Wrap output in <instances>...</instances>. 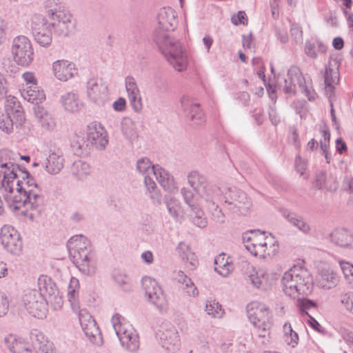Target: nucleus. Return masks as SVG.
<instances>
[{
  "instance_id": "nucleus-1",
  "label": "nucleus",
  "mask_w": 353,
  "mask_h": 353,
  "mask_svg": "<svg viewBox=\"0 0 353 353\" xmlns=\"http://www.w3.org/2000/svg\"><path fill=\"white\" fill-rule=\"evenodd\" d=\"M158 26L154 29L153 40L159 50L174 68L182 72L188 64L187 57L179 41L169 34L178 24L177 14L170 7L160 9L157 15Z\"/></svg>"
},
{
  "instance_id": "nucleus-2",
  "label": "nucleus",
  "mask_w": 353,
  "mask_h": 353,
  "mask_svg": "<svg viewBox=\"0 0 353 353\" xmlns=\"http://www.w3.org/2000/svg\"><path fill=\"white\" fill-rule=\"evenodd\" d=\"M14 190L17 194H3V197L8 203L12 200V204L10 206L15 210L26 205H30L32 210H37L43 204V199L41 194V189L25 168L19 173L14 185Z\"/></svg>"
},
{
  "instance_id": "nucleus-3",
  "label": "nucleus",
  "mask_w": 353,
  "mask_h": 353,
  "mask_svg": "<svg viewBox=\"0 0 353 353\" xmlns=\"http://www.w3.org/2000/svg\"><path fill=\"white\" fill-rule=\"evenodd\" d=\"M67 248L72 263L83 274L92 276L95 274V253L88 239L83 235L72 236L67 243Z\"/></svg>"
},
{
  "instance_id": "nucleus-4",
  "label": "nucleus",
  "mask_w": 353,
  "mask_h": 353,
  "mask_svg": "<svg viewBox=\"0 0 353 353\" xmlns=\"http://www.w3.org/2000/svg\"><path fill=\"white\" fill-rule=\"evenodd\" d=\"M281 283L284 293L296 299L299 295H308L312 292L313 280L307 270L294 266L285 272Z\"/></svg>"
},
{
  "instance_id": "nucleus-5",
  "label": "nucleus",
  "mask_w": 353,
  "mask_h": 353,
  "mask_svg": "<svg viewBox=\"0 0 353 353\" xmlns=\"http://www.w3.org/2000/svg\"><path fill=\"white\" fill-rule=\"evenodd\" d=\"M123 318L114 314L112 318V323L121 345L130 352H135L139 347V335L130 324L122 322Z\"/></svg>"
},
{
  "instance_id": "nucleus-6",
  "label": "nucleus",
  "mask_w": 353,
  "mask_h": 353,
  "mask_svg": "<svg viewBox=\"0 0 353 353\" xmlns=\"http://www.w3.org/2000/svg\"><path fill=\"white\" fill-rule=\"evenodd\" d=\"M5 152H0V190L3 195L14 193L16 181L24 168L10 161L3 162L2 157Z\"/></svg>"
},
{
  "instance_id": "nucleus-7",
  "label": "nucleus",
  "mask_w": 353,
  "mask_h": 353,
  "mask_svg": "<svg viewBox=\"0 0 353 353\" xmlns=\"http://www.w3.org/2000/svg\"><path fill=\"white\" fill-rule=\"evenodd\" d=\"M221 194L227 210L237 214L245 215L248 212L252 203L245 192L233 187L228 188L224 192L221 191Z\"/></svg>"
},
{
  "instance_id": "nucleus-8",
  "label": "nucleus",
  "mask_w": 353,
  "mask_h": 353,
  "mask_svg": "<svg viewBox=\"0 0 353 353\" xmlns=\"http://www.w3.org/2000/svg\"><path fill=\"white\" fill-rule=\"evenodd\" d=\"M187 178L188 184L205 201H212L220 196L221 188L209 183L207 177L197 170L189 172Z\"/></svg>"
},
{
  "instance_id": "nucleus-9",
  "label": "nucleus",
  "mask_w": 353,
  "mask_h": 353,
  "mask_svg": "<svg viewBox=\"0 0 353 353\" xmlns=\"http://www.w3.org/2000/svg\"><path fill=\"white\" fill-rule=\"evenodd\" d=\"M53 23L50 18L35 14L31 19V29L34 40L42 47H48L52 41Z\"/></svg>"
},
{
  "instance_id": "nucleus-10",
  "label": "nucleus",
  "mask_w": 353,
  "mask_h": 353,
  "mask_svg": "<svg viewBox=\"0 0 353 353\" xmlns=\"http://www.w3.org/2000/svg\"><path fill=\"white\" fill-rule=\"evenodd\" d=\"M250 232L254 234V237L248 236L246 239L248 242H250V244L245 245V248L254 256H265L274 255L277 248H279V243L276 241L270 240L268 243L267 241L268 236H265V232H261L260 230H251Z\"/></svg>"
},
{
  "instance_id": "nucleus-11",
  "label": "nucleus",
  "mask_w": 353,
  "mask_h": 353,
  "mask_svg": "<svg viewBox=\"0 0 353 353\" xmlns=\"http://www.w3.org/2000/svg\"><path fill=\"white\" fill-rule=\"evenodd\" d=\"M11 52L14 61L22 67L29 66L34 61V53L32 43L25 36H18L13 39Z\"/></svg>"
},
{
  "instance_id": "nucleus-12",
  "label": "nucleus",
  "mask_w": 353,
  "mask_h": 353,
  "mask_svg": "<svg viewBox=\"0 0 353 353\" xmlns=\"http://www.w3.org/2000/svg\"><path fill=\"white\" fill-rule=\"evenodd\" d=\"M22 305L33 316L43 319L48 312V303L37 290H29L25 292L21 300Z\"/></svg>"
},
{
  "instance_id": "nucleus-13",
  "label": "nucleus",
  "mask_w": 353,
  "mask_h": 353,
  "mask_svg": "<svg viewBox=\"0 0 353 353\" xmlns=\"http://www.w3.org/2000/svg\"><path fill=\"white\" fill-rule=\"evenodd\" d=\"M39 292L44 296L54 310H60L63 303V296L54 281L49 276L41 275L38 279Z\"/></svg>"
},
{
  "instance_id": "nucleus-14",
  "label": "nucleus",
  "mask_w": 353,
  "mask_h": 353,
  "mask_svg": "<svg viewBox=\"0 0 353 353\" xmlns=\"http://www.w3.org/2000/svg\"><path fill=\"white\" fill-rule=\"evenodd\" d=\"M48 13L51 23H53L52 30L54 35L66 37L73 33L75 25L70 14L56 8L48 10Z\"/></svg>"
},
{
  "instance_id": "nucleus-15",
  "label": "nucleus",
  "mask_w": 353,
  "mask_h": 353,
  "mask_svg": "<svg viewBox=\"0 0 353 353\" xmlns=\"http://www.w3.org/2000/svg\"><path fill=\"white\" fill-rule=\"evenodd\" d=\"M248 317L250 323L259 330L265 332L271 327L272 314L265 305L253 303L248 305Z\"/></svg>"
},
{
  "instance_id": "nucleus-16",
  "label": "nucleus",
  "mask_w": 353,
  "mask_h": 353,
  "mask_svg": "<svg viewBox=\"0 0 353 353\" xmlns=\"http://www.w3.org/2000/svg\"><path fill=\"white\" fill-rule=\"evenodd\" d=\"M156 338L161 346L169 351L174 352L180 346L178 332L174 326L169 322H164L159 326L156 332Z\"/></svg>"
},
{
  "instance_id": "nucleus-17",
  "label": "nucleus",
  "mask_w": 353,
  "mask_h": 353,
  "mask_svg": "<svg viewBox=\"0 0 353 353\" xmlns=\"http://www.w3.org/2000/svg\"><path fill=\"white\" fill-rule=\"evenodd\" d=\"M0 241L3 247L14 255H19L23 243L18 231L12 225H5L0 230Z\"/></svg>"
},
{
  "instance_id": "nucleus-18",
  "label": "nucleus",
  "mask_w": 353,
  "mask_h": 353,
  "mask_svg": "<svg viewBox=\"0 0 353 353\" xmlns=\"http://www.w3.org/2000/svg\"><path fill=\"white\" fill-rule=\"evenodd\" d=\"M87 94L90 100L101 106L108 100V89L101 78H91L87 82Z\"/></svg>"
},
{
  "instance_id": "nucleus-19",
  "label": "nucleus",
  "mask_w": 353,
  "mask_h": 353,
  "mask_svg": "<svg viewBox=\"0 0 353 353\" xmlns=\"http://www.w3.org/2000/svg\"><path fill=\"white\" fill-rule=\"evenodd\" d=\"M11 114L17 119V121L21 123L24 120L22 107L19 102L14 101L13 105H8L6 112H0V129L9 134L13 130V121Z\"/></svg>"
},
{
  "instance_id": "nucleus-20",
  "label": "nucleus",
  "mask_w": 353,
  "mask_h": 353,
  "mask_svg": "<svg viewBox=\"0 0 353 353\" xmlns=\"http://www.w3.org/2000/svg\"><path fill=\"white\" fill-rule=\"evenodd\" d=\"M141 283L148 300L157 307H161L165 302V296L157 281L150 276H145Z\"/></svg>"
},
{
  "instance_id": "nucleus-21",
  "label": "nucleus",
  "mask_w": 353,
  "mask_h": 353,
  "mask_svg": "<svg viewBox=\"0 0 353 353\" xmlns=\"http://www.w3.org/2000/svg\"><path fill=\"white\" fill-rule=\"evenodd\" d=\"M87 137L90 145L100 150H104L108 143L105 130L97 122H92L88 125Z\"/></svg>"
},
{
  "instance_id": "nucleus-22",
  "label": "nucleus",
  "mask_w": 353,
  "mask_h": 353,
  "mask_svg": "<svg viewBox=\"0 0 353 353\" xmlns=\"http://www.w3.org/2000/svg\"><path fill=\"white\" fill-rule=\"evenodd\" d=\"M79 319L81 327L89 340L94 344H101L102 337L96 321L88 314H80Z\"/></svg>"
},
{
  "instance_id": "nucleus-23",
  "label": "nucleus",
  "mask_w": 353,
  "mask_h": 353,
  "mask_svg": "<svg viewBox=\"0 0 353 353\" xmlns=\"http://www.w3.org/2000/svg\"><path fill=\"white\" fill-rule=\"evenodd\" d=\"M181 107L186 116L196 125H201L205 122V117L200 105L194 102L188 96H183L181 99Z\"/></svg>"
},
{
  "instance_id": "nucleus-24",
  "label": "nucleus",
  "mask_w": 353,
  "mask_h": 353,
  "mask_svg": "<svg viewBox=\"0 0 353 353\" xmlns=\"http://www.w3.org/2000/svg\"><path fill=\"white\" fill-rule=\"evenodd\" d=\"M30 346L34 348L35 353H60L55 350L54 344L38 330H32L30 332Z\"/></svg>"
},
{
  "instance_id": "nucleus-25",
  "label": "nucleus",
  "mask_w": 353,
  "mask_h": 353,
  "mask_svg": "<svg viewBox=\"0 0 353 353\" xmlns=\"http://www.w3.org/2000/svg\"><path fill=\"white\" fill-rule=\"evenodd\" d=\"M52 68L54 76L62 81H66L77 74L75 65L66 60L56 61Z\"/></svg>"
},
{
  "instance_id": "nucleus-26",
  "label": "nucleus",
  "mask_w": 353,
  "mask_h": 353,
  "mask_svg": "<svg viewBox=\"0 0 353 353\" xmlns=\"http://www.w3.org/2000/svg\"><path fill=\"white\" fill-rule=\"evenodd\" d=\"M328 239L339 247L353 250V233L346 229H335L328 234Z\"/></svg>"
},
{
  "instance_id": "nucleus-27",
  "label": "nucleus",
  "mask_w": 353,
  "mask_h": 353,
  "mask_svg": "<svg viewBox=\"0 0 353 353\" xmlns=\"http://www.w3.org/2000/svg\"><path fill=\"white\" fill-rule=\"evenodd\" d=\"M304 78L301 75L299 69L296 66L291 67L287 73V77L284 79L283 92L288 94H295V82L299 87H302Z\"/></svg>"
},
{
  "instance_id": "nucleus-28",
  "label": "nucleus",
  "mask_w": 353,
  "mask_h": 353,
  "mask_svg": "<svg viewBox=\"0 0 353 353\" xmlns=\"http://www.w3.org/2000/svg\"><path fill=\"white\" fill-rule=\"evenodd\" d=\"M282 216L294 227L296 228L304 234H309L311 231L310 225L305 221L303 216L288 210H283Z\"/></svg>"
},
{
  "instance_id": "nucleus-29",
  "label": "nucleus",
  "mask_w": 353,
  "mask_h": 353,
  "mask_svg": "<svg viewBox=\"0 0 353 353\" xmlns=\"http://www.w3.org/2000/svg\"><path fill=\"white\" fill-rule=\"evenodd\" d=\"M319 285L324 289H331L336 286L339 282V276L331 269H322L318 275Z\"/></svg>"
},
{
  "instance_id": "nucleus-30",
  "label": "nucleus",
  "mask_w": 353,
  "mask_h": 353,
  "mask_svg": "<svg viewBox=\"0 0 353 353\" xmlns=\"http://www.w3.org/2000/svg\"><path fill=\"white\" fill-rule=\"evenodd\" d=\"M154 176L165 191L173 192L176 190L174 177L165 169L162 168H157Z\"/></svg>"
},
{
  "instance_id": "nucleus-31",
  "label": "nucleus",
  "mask_w": 353,
  "mask_h": 353,
  "mask_svg": "<svg viewBox=\"0 0 353 353\" xmlns=\"http://www.w3.org/2000/svg\"><path fill=\"white\" fill-rule=\"evenodd\" d=\"M61 103L64 108L70 112H79L82 107V103L79 99V96L72 92H67L61 97Z\"/></svg>"
},
{
  "instance_id": "nucleus-32",
  "label": "nucleus",
  "mask_w": 353,
  "mask_h": 353,
  "mask_svg": "<svg viewBox=\"0 0 353 353\" xmlns=\"http://www.w3.org/2000/svg\"><path fill=\"white\" fill-rule=\"evenodd\" d=\"M316 48H318V52L320 53L327 52V45L319 39L316 38L306 41L304 50L305 54L312 59H316L318 57Z\"/></svg>"
},
{
  "instance_id": "nucleus-33",
  "label": "nucleus",
  "mask_w": 353,
  "mask_h": 353,
  "mask_svg": "<svg viewBox=\"0 0 353 353\" xmlns=\"http://www.w3.org/2000/svg\"><path fill=\"white\" fill-rule=\"evenodd\" d=\"M22 96L25 100L32 103H41L46 99L43 92L39 90L37 84L28 85L24 88Z\"/></svg>"
},
{
  "instance_id": "nucleus-34",
  "label": "nucleus",
  "mask_w": 353,
  "mask_h": 353,
  "mask_svg": "<svg viewBox=\"0 0 353 353\" xmlns=\"http://www.w3.org/2000/svg\"><path fill=\"white\" fill-rule=\"evenodd\" d=\"M63 161L62 156L55 152L50 153L45 163L46 171L52 174H57L63 168Z\"/></svg>"
},
{
  "instance_id": "nucleus-35",
  "label": "nucleus",
  "mask_w": 353,
  "mask_h": 353,
  "mask_svg": "<svg viewBox=\"0 0 353 353\" xmlns=\"http://www.w3.org/2000/svg\"><path fill=\"white\" fill-rule=\"evenodd\" d=\"M144 185L147 190L148 196L154 204H161V195L160 191L157 189V184L154 179L150 175H145L144 177Z\"/></svg>"
},
{
  "instance_id": "nucleus-36",
  "label": "nucleus",
  "mask_w": 353,
  "mask_h": 353,
  "mask_svg": "<svg viewBox=\"0 0 353 353\" xmlns=\"http://www.w3.org/2000/svg\"><path fill=\"white\" fill-rule=\"evenodd\" d=\"M71 173L78 180H83L91 172L90 164L82 160L73 163L70 168Z\"/></svg>"
},
{
  "instance_id": "nucleus-37",
  "label": "nucleus",
  "mask_w": 353,
  "mask_h": 353,
  "mask_svg": "<svg viewBox=\"0 0 353 353\" xmlns=\"http://www.w3.org/2000/svg\"><path fill=\"white\" fill-rule=\"evenodd\" d=\"M164 203L169 214L175 220L178 221L180 214L182 212L181 202L172 196H165Z\"/></svg>"
},
{
  "instance_id": "nucleus-38",
  "label": "nucleus",
  "mask_w": 353,
  "mask_h": 353,
  "mask_svg": "<svg viewBox=\"0 0 353 353\" xmlns=\"http://www.w3.org/2000/svg\"><path fill=\"white\" fill-rule=\"evenodd\" d=\"M177 280L179 283H181L182 288L185 290V292L190 296H196L199 294L197 288L194 286L192 280L185 274L183 272L179 271L177 273Z\"/></svg>"
},
{
  "instance_id": "nucleus-39",
  "label": "nucleus",
  "mask_w": 353,
  "mask_h": 353,
  "mask_svg": "<svg viewBox=\"0 0 353 353\" xmlns=\"http://www.w3.org/2000/svg\"><path fill=\"white\" fill-rule=\"evenodd\" d=\"M230 265L225 254H221L214 259V270L223 276H227L230 272Z\"/></svg>"
},
{
  "instance_id": "nucleus-40",
  "label": "nucleus",
  "mask_w": 353,
  "mask_h": 353,
  "mask_svg": "<svg viewBox=\"0 0 353 353\" xmlns=\"http://www.w3.org/2000/svg\"><path fill=\"white\" fill-rule=\"evenodd\" d=\"M136 168L137 170L139 173L144 174L145 176L150 174L154 176L157 170V168H156L150 160L147 157H142L138 159Z\"/></svg>"
},
{
  "instance_id": "nucleus-41",
  "label": "nucleus",
  "mask_w": 353,
  "mask_h": 353,
  "mask_svg": "<svg viewBox=\"0 0 353 353\" xmlns=\"http://www.w3.org/2000/svg\"><path fill=\"white\" fill-rule=\"evenodd\" d=\"M121 130L124 137L129 141H133L137 137L134 123L130 118H124L122 120Z\"/></svg>"
},
{
  "instance_id": "nucleus-42",
  "label": "nucleus",
  "mask_w": 353,
  "mask_h": 353,
  "mask_svg": "<svg viewBox=\"0 0 353 353\" xmlns=\"http://www.w3.org/2000/svg\"><path fill=\"white\" fill-rule=\"evenodd\" d=\"M72 147L77 150V152H87L90 145L88 137L86 139L83 135L75 134L71 141Z\"/></svg>"
},
{
  "instance_id": "nucleus-43",
  "label": "nucleus",
  "mask_w": 353,
  "mask_h": 353,
  "mask_svg": "<svg viewBox=\"0 0 353 353\" xmlns=\"http://www.w3.org/2000/svg\"><path fill=\"white\" fill-rule=\"evenodd\" d=\"M221 195L219 197L213 199L212 201H205L208 203V208L211 210H214V212H212V216L216 222L219 223H224V214L222 212L221 210L219 209V205L217 204V201L220 199Z\"/></svg>"
},
{
  "instance_id": "nucleus-44",
  "label": "nucleus",
  "mask_w": 353,
  "mask_h": 353,
  "mask_svg": "<svg viewBox=\"0 0 353 353\" xmlns=\"http://www.w3.org/2000/svg\"><path fill=\"white\" fill-rule=\"evenodd\" d=\"M112 276L115 282L122 288L123 291L128 292L131 290L130 278L125 274L115 271Z\"/></svg>"
},
{
  "instance_id": "nucleus-45",
  "label": "nucleus",
  "mask_w": 353,
  "mask_h": 353,
  "mask_svg": "<svg viewBox=\"0 0 353 353\" xmlns=\"http://www.w3.org/2000/svg\"><path fill=\"white\" fill-rule=\"evenodd\" d=\"M283 330L285 336V341L290 345L291 344L292 347H294L298 344L299 341V336L298 334L293 331L291 324L289 323H285L283 325Z\"/></svg>"
},
{
  "instance_id": "nucleus-46",
  "label": "nucleus",
  "mask_w": 353,
  "mask_h": 353,
  "mask_svg": "<svg viewBox=\"0 0 353 353\" xmlns=\"http://www.w3.org/2000/svg\"><path fill=\"white\" fill-rule=\"evenodd\" d=\"M296 298L298 299L297 307L303 314H305L307 316L310 315L307 310L312 307H316L317 306L316 303L312 300L306 298H299V296Z\"/></svg>"
},
{
  "instance_id": "nucleus-47",
  "label": "nucleus",
  "mask_w": 353,
  "mask_h": 353,
  "mask_svg": "<svg viewBox=\"0 0 353 353\" xmlns=\"http://www.w3.org/2000/svg\"><path fill=\"white\" fill-rule=\"evenodd\" d=\"M341 271L346 281L353 287V265L349 262H339Z\"/></svg>"
},
{
  "instance_id": "nucleus-48",
  "label": "nucleus",
  "mask_w": 353,
  "mask_h": 353,
  "mask_svg": "<svg viewBox=\"0 0 353 353\" xmlns=\"http://www.w3.org/2000/svg\"><path fill=\"white\" fill-rule=\"evenodd\" d=\"M195 214L193 218V223L199 228H203L207 225V220L203 217L204 213L199 207H194L191 210Z\"/></svg>"
},
{
  "instance_id": "nucleus-49",
  "label": "nucleus",
  "mask_w": 353,
  "mask_h": 353,
  "mask_svg": "<svg viewBox=\"0 0 353 353\" xmlns=\"http://www.w3.org/2000/svg\"><path fill=\"white\" fill-rule=\"evenodd\" d=\"M249 279L252 284L257 288H263L265 285L266 278L262 272H256L254 274H251L249 276Z\"/></svg>"
},
{
  "instance_id": "nucleus-50",
  "label": "nucleus",
  "mask_w": 353,
  "mask_h": 353,
  "mask_svg": "<svg viewBox=\"0 0 353 353\" xmlns=\"http://www.w3.org/2000/svg\"><path fill=\"white\" fill-rule=\"evenodd\" d=\"M205 312L212 316H220L221 313V305L214 301H208L205 305Z\"/></svg>"
},
{
  "instance_id": "nucleus-51",
  "label": "nucleus",
  "mask_w": 353,
  "mask_h": 353,
  "mask_svg": "<svg viewBox=\"0 0 353 353\" xmlns=\"http://www.w3.org/2000/svg\"><path fill=\"white\" fill-rule=\"evenodd\" d=\"M13 353H35L34 348H32L30 344L26 343L21 339H19L17 343L15 344Z\"/></svg>"
},
{
  "instance_id": "nucleus-52",
  "label": "nucleus",
  "mask_w": 353,
  "mask_h": 353,
  "mask_svg": "<svg viewBox=\"0 0 353 353\" xmlns=\"http://www.w3.org/2000/svg\"><path fill=\"white\" fill-rule=\"evenodd\" d=\"M181 194L182 195L185 203L193 210L194 207H199L194 202V193L192 190L187 188H182L181 189Z\"/></svg>"
},
{
  "instance_id": "nucleus-53",
  "label": "nucleus",
  "mask_w": 353,
  "mask_h": 353,
  "mask_svg": "<svg viewBox=\"0 0 353 353\" xmlns=\"http://www.w3.org/2000/svg\"><path fill=\"white\" fill-rule=\"evenodd\" d=\"M128 98L132 109L136 112H140L143 107L140 92H136L134 94H129Z\"/></svg>"
},
{
  "instance_id": "nucleus-54",
  "label": "nucleus",
  "mask_w": 353,
  "mask_h": 353,
  "mask_svg": "<svg viewBox=\"0 0 353 353\" xmlns=\"http://www.w3.org/2000/svg\"><path fill=\"white\" fill-rule=\"evenodd\" d=\"M125 83L128 94H134V93L140 92L137 84L136 80L133 77L128 76L127 77H125Z\"/></svg>"
},
{
  "instance_id": "nucleus-55",
  "label": "nucleus",
  "mask_w": 353,
  "mask_h": 353,
  "mask_svg": "<svg viewBox=\"0 0 353 353\" xmlns=\"http://www.w3.org/2000/svg\"><path fill=\"white\" fill-rule=\"evenodd\" d=\"M340 301L347 310L353 314V292L342 294L340 296Z\"/></svg>"
},
{
  "instance_id": "nucleus-56",
  "label": "nucleus",
  "mask_w": 353,
  "mask_h": 353,
  "mask_svg": "<svg viewBox=\"0 0 353 353\" xmlns=\"http://www.w3.org/2000/svg\"><path fill=\"white\" fill-rule=\"evenodd\" d=\"M231 21L235 26L240 24L245 26L248 24V17L244 11H239L236 14L232 16Z\"/></svg>"
},
{
  "instance_id": "nucleus-57",
  "label": "nucleus",
  "mask_w": 353,
  "mask_h": 353,
  "mask_svg": "<svg viewBox=\"0 0 353 353\" xmlns=\"http://www.w3.org/2000/svg\"><path fill=\"white\" fill-rule=\"evenodd\" d=\"M326 172L321 170L316 172L314 185L316 188L320 190L325 188Z\"/></svg>"
},
{
  "instance_id": "nucleus-58",
  "label": "nucleus",
  "mask_w": 353,
  "mask_h": 353,
  "mask_svg": "<svg viewBox=\"0 0 353 353\" xmlns=\"http://www.w3.org/2000/svg\"><path fill=\"white\" fill-rule=\"evenodd\" d=\"M290 32L296 43L301 42L303 39V31L301 27L297 23L291 25Z\"/></svg>"
},
{
  "instance_id": "nucleus-59",
  "label": "nucleus",
  "mask_w": 353,
  "mask_h": 353,
  "mask_svg": "<svg viewBox=\"0 0 353 353\" xmlns=\"http://www.w3.org/2000/svg\"><path fill=\"white\" fill-rule=\"evenodd\" d=\"M9 309V302L7 296L0 292V316L7 314Z\"/></svg>"
},
{
  "instance_id": "nucleus-60",
  "label": "nucleus",
  "mask_w": 353,
  "mask_h": 353,
  "mask_svg": "<svg viewBox=\"0 0 353 353\" xmlns=\"http://www.w3.org/2000/svg\"><path fill=\"white\" fill-rule=\"evenodd\" d=\"M79 280L76 278H72L70 282V285L68 287V300L69 301L72 302V299H74V294L76 289L79 288Z\"/></svg>"
},
{
  "instance_id": "nucleus-61",
  "label": "nucleus",
  "mask_w": 353,
  "mask_h": 353,
  "mask_svg": "<svg viewBox=\"0 0 353 353\" xmlns=\"http://www.w3.org/2000/svg\"><path fill=\"white\" fill-rule=\"evenodd\" d=\"M33 104V110L34 112L35 116L37 119L40 120L44 119L46 117H48V112L46 111L43 107L39 105V103H32Z\"/></svg>"
},
{
  "instance_id": "nucleus-62",
  "label": "nucleus",
  "mask_w": 353,
  "mask_h": 353,
  "mask_svg": "<svg viewBox=\"0 0 353 353\" xmlns=\"http://www.w3.org/2000/svg\"><path fill=\"white\" fill-rule=\"evenodd\" d=\"M18 340L19 339H17L14 335L10 334L4 338V343L6 347L13 353L14 349L12 347L15 346Z\"/></svg>"
},
{
  "instance_id": "nucleus-63",
  "label": "nucleus",
  "mask_w": 353,
  "mask_h": 353,
  "mask_svg": "<svg viewBox=\"0 0 353 353\" xmlns=\"http://www.w3.org/2000/svg\"><path fill=\"white\" fill-rule=\"evenodd\" d=\"M342 188L343 190L353 194V179L351 176H345L343 181Z\"/></svg>"
},
{
  "instance_id": "nucleus-64",
  "label": "nucleus",
  "mask_w": 353,
  "mask_h": 353,
  "mask_svg": "<svg viewBox=\"0 0 353 353\" xmlns=\"http://www.w3.org/2000/svg\"><path fill=\"white\" fill-rule=\"evenodd\" d=\"M112 107L114 110L117 112H123L126 109L125 99L123 97H119L113 103Z\"/></svg>"
}]
</instances>
